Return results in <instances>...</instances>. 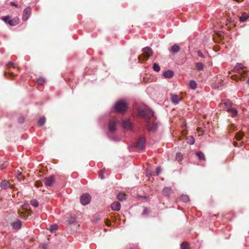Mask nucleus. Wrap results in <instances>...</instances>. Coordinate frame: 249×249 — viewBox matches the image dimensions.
Returning <instances> with one entry per match:
<instances>
[{
    "label": "nucleus",
    "mask_w": 249,
    "mask_h": 249,
    "mask_svg": "<svg viewBox=\"0 0 249 249\" xmlns=\"http://www.w3.org/2000/svg\"><path fill=\"white\" fill-rule=\"evenodd\" d=\"M143 53L142 54L138 56V59L140 61L147 60L153 54V52L151 48L146 47L142 49Z\"/></svg>",
    "instance_id": "obj_1"
},
{
    "label": "nucleus",
    "mask_w": 249,
    "mask_h": 249,
    "mask_svg": "<svg viewBox=\"0 0 249 249\" xmlns=\"http://www.w3.org/2000/svg\"><path fill=\"white\" fill-rule=\"evenodd\" d=\"M152 110H138V114L139 116L143 117L147 122L150 120V116H152Z\"/></svg>",
    "instance_id": "obj_2"
},
{
    "label": "nucleus",
    "mask_w": 249,
    "mask_h": 249,
    "mask_svg": "<svg viewBox=\"0 0 249 249\" xmlns=\"http://www.w3.org/2000/svg\"><path fill=\"white\" fill-rule=\"evenodd\" d=\"M127 107V102L125 100H121L116 103L114 109H126Z\"/></svg>",
    "instance_id": "obj_3"
},
{
    "label": "nucleus",
    "mask_w": 249,
    "mask_h": 249,
    "mask_svg": "<svg viewBox=\"0 0 249 249\" xmlns=\"http://www.w3.org/2000/svg\"><path fill=\"white\" fill-rule=\"evenodd\" d=\"M232 105V104L230 100L225 99L222 101L220 104V107L226 109H234V108H231Z\"/></svg>",
    "instance_id": "obj_4"
},
{
    "label": "nucleus",
    "mask_w": 249,
    "mask_h": 249,
    "mask_svg": "<svg viewBox=\"0 0 249 249\" xmlns=\"http://www.w3.org/2000/svg\"><path fill=\"white\" fill-rule=\"evenodd\" d=\"M90 201V196L88 194H85L81 196L80 201L82 205H86L89 203Z\"/></svg>",
    "instance_id": "obj_5"
},
{
    "label": "nucleus",
    "mask_w": 249,
    "mask_h": 249,
    "mask_svg": "<svg viewBox=\"0 0 249 249\" xmlns=\"http://www.w3.org/2000/svg\"><path fill=\"white\" fill-rule=\"evenodd\" d=\"M0 186L2 189H6L7 188H10L13 189L15 186L14 184H12L9 181L7 180H3L0 183Z\"/></svg>",
    "instance_id": "obj_6"
},
{
    "label": "nucleus",
    "mask_w": 249,
    "mask_h": 249,
    "mask_svg": "<svg viewBox=\"0 0 249 249\" xmlns=\"http://www.w3.org/2000/svg\"><path fill=\"white\" fill-rule=\"evenodd\" d=\"M145 140L143 137H141L138 140L136 147L138 150H142L144 147Z\"/></svg>",
    "instance_id": "obj_7"
},
{
    "label": "nucleus",
    "mask_w": 249,
    "mask_h": 249,
    "mask_svg": "<svg viewBox=\"0 0 249 249\" xmlns=\"http://www.w3.org/2000/svg\"><path fill=\"white\" fill-rule=\"evenodd\" d=\"M54 177L53 176H51L48 178H46L44 180V184L47 187L52 186L54 183Z\"/></svg>",
    "instance_id": "obj_8"
},
{
    "label": "nucleus",
    "mask_w": 249,
    "mask_h": 249,
    "mask_svg": "<svg viewBox=\"0 0 249 249\" xmlns=\"http://www.w3.org/2000/svg\"><path fill=\"white\" fill-rule=\"evenodd\" d=\"M117 121L116 118H113L109 123V129L111 132H114L116 130V125Z\"/></svg>",
    "instance_id": "obj_9"
},
{
    "label": "nucleus",
    "mask_w": 249,
    "mask_h": 249,
    "mask_svg": "<svg viewBox=\"0 0 249 249\" xmlns=\"http://www.w3.org/2000/svg\"><path fill=\"white\" fill-rule=\"evenodd\" d=\"M31 12V8L30 7H27L23 11L22 19L24 21L26 20L30 16Z\"/></svg>",
    "instance_id": "obj_10"
},
{
    "label": "nucleus",
    "mask_w": 249,
    "mask_h": 249,
    "mask_svg": "<svg viewBox=\"0 0 249 249\" xmlns=\"http://www.w3.org/2000/svg\"><path fill=\"white\" fill-rule=\"evenodd\" d=\"M123 126L124 128L126 130H131L132 128V125L131 123L129 120H124L123 122Z\"/></svg>",
    "instance_id": "obj_11"
},
{
    "label": "nucleus",
    "mask_w": 249,
    "mask_h": 249,
    "mask_svg": "<svg viewBox=\"0 0 249 249\" xmlns=\"http://www.w3.org/2000/svg\"><path fill=\"white\" fill-rule=\"evenodd\" d=\"M180 48L177 44H174L170 49L169 51L173 54H176L179 52Z\"/></svg>",
    "instance_id": "obj_12"
},
{
    "label": "nucleus",
    "mask_w": 249,
    "mask_h": 249,
    "mask_svg": "<svg viewBox=\"0 0 249 249\" xmlns=\"http://www.w3.org/2000/svg\"><path fill=\"white\" fill-rule=\"evenodd\" d=\"M111 208L113 211H119L121 208V204L118 201L114 202L111 205Z\"/></svg>",
    "instance_id": "obj_13"
},
{
    "label": "nucleus",
    "mask_w": 249,
    "mask_h": 249,
    "mask_svg": "<svg viewBox=\"0 0 249 249\" xmlns=\"http://www.w3.org/2000/svg\"><path fill=\"white\" fill-rule=\"evenodd\" d=\"M147 129L149 131H155L158 128V125L156 123L149 124L147 126Z\"/></svg>",
    "instance_id": "obj_14"
},
{
    "label": "nucleus",
    "mask_w": 249,
    "mask_h": 249,
    "mask_svg": "<svg viewBox=\"0 0 249 249\" xmlns=\"http://www.w3.org/2000/svg\"><path fill=\"white\" fill-rule=\"evenodd\" d=\"M181 100V98L177 94L172 95L171 101L174 104H178L179 101Z\"/></svg>",
    "instance_id": "obj_15"
},
{
    "label": "nucleus",
    "mask_w": 249,
    "mask_h": 249,
    "mask_svg": "<svg viewBox=\"0 0 249 249\" xmlns=\"http://www.w3.org/2000/svg\"><path fill=\"white\" fill-rule=\"evenodd\" d=\"M173 75L174 72L171 70L166 71L163 73V75L166 78H171L173 77Z\"/></svg>",
    "instance_id": "obj_16"
},
{
    "label": "nucleus",
    "mask_w": 249,
    "mask_h": 249,
    "mask_svg": "<svg viewBox=\"0 0 249 249\" xmlns=\"http://www.w3.org/2000/svg\"><path fill=\"white\" fill-rule=\"evenodd\" d=\"M162 192H163V195L165 196H169L170 195V194H171L172 190L170 188L165 187L163 189Z\"/></svg>",
    "instance_id": "obj_17"
},
{
    "label": "nucleus",
    "mask_w": 249,
    "mask_h": 249,
    "mask_svg": "<svg viewBox=\"0 0 249 249\" xmlns=\"http://www.w3.org/2000/svg\"><path fill=\"white\" fill-rule=\"evenodd\" d=\"M196 155L198 157L199 159L203 161L206 160V158L204 153L201 151L196 152Z\"/></svg>",
    "instance_id": "obj_18"
},
{
    "label": "nucleus",
    "mask_w": 249,
    "mask_h": 249,
    "mask_svg": "<svg viewBox=\"0 0 249 249\" xmlns=\"http://www.w3.org/2000/svg\"><path fill=\"white\" fill-rule=\"evenodd\" d=\"M249 18L248 14L244 13L240 17L239 19L241 22H245Z\"/></svg>",
    "instance_id": "obj_19"
},
{
    "label": "nucleus",
    "mask_w": 249,
    "mask_h": 249,
    "mask_svg": "<svg viewBox=\"0 0 249 249\" xmlns=\"http://www.w3.org/2000/svg\"><path fill=\"white\" fill-rule=\"evenodd\" d=\"M187 142L190 144H193L195 143V140L193 136H189L187 137Z\"/></svg>",
    "instance_id": "obj_20"
},
{
    "label": "nucleus",
    "mask_w": 249,
    "mask_h": 249,
    "mask_svg": "<svg viewBox=\"0 0 249 249\" xmlns=\"http://www.w3.org/2000/svg\"><path fill=\"white\" fill-rule=\"evenodd\" d=\"M196 68L199 71H202L204 68V65L202 63H196Z\"/></svg>",
    "instance_id": "obj_21"
},
{
    "label": "nucleus",
    "mask_w": 249,
    "mask_h": 249,
    "mask_svg": "<svg viewBox=\"0 0 249 249\" xmlns=\"http://www.w3.org/2000/svg\"><path fill=\"white\" fill-rule=\"evenodd\" d=\"M4 75L5 77L7 78L13 79L14 77V74L13 72H10V71H8L4 72Z\"/></svg>",
    "instance_id": "obj_22"
},
{
    "label": "nucleus",
    "mask_w": 249,
    "mask_h": 249,
    "mask_svg": "<svg viewBox=\"0 0 249 249\" xmlns=\"http://www.w3.org/2000/svg\"><path fill=\"white\" fill-rule=\"evenodd\" d=\"M189 86L191 89H195L196 88L197 84L195 81L191 80L190 82Z\"/></svg>",
    "instance_id": "obj_23"
},
{
    "label": "nucleus",
    "mask_w": 249,
    "mask_h": 249,
    "mask_svg": "<svg viewBox=\"0 0 249 249\" xmlns=\"http://www.w3.org/2000/svg\"><path fill=\"white\" fill-rule=\"evenodd\" d=\"M181 249H190L189 245L187 242H183L180 245Z\"/></svg>",
    "instance_id": "obj_24"
},
{
    "label": "nucleus",
    "mask_w": 249,
    "mask_h": 249,
    "mask_svg": "<svg viewBox=\"0 0 249 249\" xmlns=\"http://www.w3.org/2000/svg\"><path fill=\"white\" fill-rule=\"evenodd\" d=\"M117 198L119 200L123 201L126 199L125 194L124 193H119L117 196Z\"/></svg>",
    "instance_id": "obj_25"
},
{
    "label": "nucleus",
    "mask_w": 249,
    "mask_h": 249,
    "mask_svg": "<svg viewBox=\"0 0 249 249\" xmlns=\"http://www.w3.org/2000/svg\"><path fill=\"white\" fill-rule=\"evenodd\" d=\"M180 199L184 202H187L189 200V197L187 195H182Z\"/></svg>",
    "instance_id": "obj_26"
},
{
    "label": "nucleus",
    "mask_w": 249,
    "mask_h": 249,
    "mask_svg": "<svg viewBox=\"0 0 249 249\" xmlns=\"http://www.w3.org/2000/svg\"><path fill=\"white\" fill-rule=\"evenodd\" d=\"M45 79L41 77L38 78L36 80V83H37V84L41 85H43L44 83H45Z\"/></svg>",
    "instance_id": "obj_27"
},
{
    "label": "nucleus",
    "mask_w": 249,
    "mask_h": 249,
    "mask_svg": "<svg viewBox=\"0 0 249 249\" xmlns=\"http://www.w3.org/2000/svg\"><path fill=\"white\" fill-rule=\"evenodd\" d=\"M45 121V118L44 117H41L39 119L38 121V124L39 125L42 126L44 124Z\"/></svg>",
    "instance_id": "obj_28"
},
{
    "label": "nucleus",
    "mask_w": 249,
    "mask_h": 249,
    "mask_svg": "<svg viewBox=\"0 0 249 249\" xmlns=\"http://www.w3.org/2000/svg\"><path fill=\"white\" fill-rule=\"evenodd\" d=\"M153 69L155 71L158 72L160 71V68L159 65L157 63H154L153 66Z\"/></svg>",
    "instance_id": "obj_29"
},
{
    "label": "nucleus",
    "mask_w": 249,
    "mask_h": 249,
    "mask_svg": "<svg viewBox=\"0 0 249 249\" xmlns=\"http://www.w3.org/2000/svg\"><path fill=\"white\" fill-rule=\"evenodd\" d=\"M58 226L56 224L52 225L50 226V231L51 232H53L58 229Z\"/></svg>",
    "instance_id": "obj_30"
},
{
    "label": "nucleus",
    "mask_w": 249,
    "mask_h": 249,
    "mask_svg": "<svg viewBox=\"0 0 249 249\" xmlns=\"http://www.w3.org/2000/svg\"><path fill=\"white\" fill-rule=\"evenodd\" d=\"M176 160L178 161H181L182 160V155L180 153H178L176 154Z\"/></svg>",
    "instance_id": "obj_31"
},
{
    "label": "nucleus",
    "mask_w": 249,
    "mask_h": 249,
    "mask_svg": "<svg viewBox=\"0 0 249 249\" xmlns=\"http://www.w3.org/2000/svg\"><path fill=\"white\" fill-rule=\"evenodd\" d=\"M31 204L35 207H37L38 206V202L35 199L32 200L31 201Z\"/></svg>",
    "instance_id": "obj_32"
},
{
    "label": "nucleus",
    "mask_w": 249,
    "mask_h": 249,
    "mask_svg": "<svg viewBox=\"0 0 249 249\" xmlns=\"http://www.w3.org/2000/svg\"><path fill=\"white\" fill-rule=\"evenodd\" d=\"M228 112H231L232 117L236 116L237 115V110H227Z\"/></svg>",
    "instance_id": "obj_33"
},
{
    "label": "nucleus",
    "mask_w": 249,
    "mask_h": 249,
    "mask_svg": "<svg viewBox=\"0 0 249 249\" xmlns=\"http://www.w3.org/2000/svg\"><path fill=\"white\" fill-rule=\"evenodd\" d=\"M244 134L242 132H239L236 135V138L237 140H240L243 137Z\"/></svg>",
    "instance_id": "obj_34"
},
{
    "label": "nucleus",
    "mask_w": 249,
    "mask_h": 249,
    "mask_svg": "<svg viewBox=\"0 0 249 249\" xmlns=\"http://www.w3.org/2000/svg\"><path fill=\"white\" fill-rule=\"evenodd\" d=\"M10 18H11V17L8 16L2 17L1 18L2 20H3L5 22L7 23H8V20Z\"/></svg>",
    "instance_id": "obj_35"
},
{
    "label": "nucleus",
    "mask_w": 249,
    "mask_h": 249,
    "mask_svg": "<svg viewBox=\"0 0 249 249\" xmlns=\"http://www.w3.org/2000/svg\"><path fill=\"white\" fill-rule=\"evenodd\" d=\"M22 225V222L20 220H17V230L19 229Z\"/></svg>",
    "instance_id": "obj_36"
},
{
    "label": "nucleus",
    "mask_w": 249,
    "mask_h": 249,
    "mask_svg": "<svg viewBox=\"0 0 249 249\" xmlns=\"http://www.w3.org/2000/svg\"><path fill=\"white\" fill-rule=\"evenodd\" d=\"M7 67L8 69H10V68H15L14 63L13 62H9L7 64Z\"/></svg>",
    "instance_id": "obj_37"
},
{
    "label": "nucleus",
    "mask_w": 249,
    "mask_h": 249,
    "mask_svg": "<svg viewBox=\"0 0 249 249\" xmlns=\"http://www.w3.org/2000/svg\"><path fill=\"white\" fill-rule=\"evenodd\" d=\"M232 77V78L236 80V81H238V80H242V77L240 76H237V75H233V76H231Z\"/></svg>",
    "instance_id": "obj_38"
},
{
    "label": "nucleus",
    "mask_w": 249,
    "mask_h": 249,
    "mask_svg": "<svg viewBox=\"0 0 249 249\" xmlns=\"http://www.w3.org/2000/svg\"><path fill=\"white\" fill-rule=\"evenodd\" d=\"M104 172H105V170L104 169V170H101L99 173V176L101 179L104 178Z\"/></svg>",
    "instance_id": "obj_39"
},
{
    "label": "nucleus",
    "mask_w": 249,
    "mask_h": 249,
    "mask_svg": "<svg viewBox=\"0 0 249 249\" xmlns=\"http://www.w3.org/2000/svg\"><path fill=\"white\" fill-rule=\"evenodd\" d=\"M15 22V21L14 19H11V18H10L8 20V23L11 26H14Z\"/></svg>",
    "instance_id": "obj_40"
},
{
    "label": "nucleus",
    "mask_w": 249,
    "mask_h": 249,
    "mask_svg": "<svg viewBox=\"0 0 249 249\" xmlns=\"http://www.w3.org/2000/svg\"><path fill=\"white\" fill-rule=\"evenodd\" d=\"M18 214H19V216L21 218H25L26 217V215L25 213H23L22 212H20L19 211H18Z\"/></svg>",
    "instance_id": "obj_41"
},
{
    "label": "nucleus",
    "mask_w": 249,
    "mask_h": 249,
    "mask_svg": "<svg viewBox=\"0 0 249 249\" xmlns=\"http://www.w3.org/2000/svg\"><path fill=\"white\" fill-rule=\"evenodd\" d=\"M197 55L201 58H204V55L202 54V53H201V52L200 51H198L197 52Z\"/></svg>",
    "instance_id": "obj_42"
},
{
    "label": "nucleus",
    "mask_w": 249,
    "mask_h": 249,
    "mask_svg": "<svg viewBox=\"0 0 249 249\" xmlns=\"http://www.w3.org/2000/svg\"><path fill=\"white\" fill-rule=\"evenodd\" d=\"M24 121V118L23 116H21L18 118V122L19 123H22Z\"/></svg>",
    "instance_id": "obj_43"
},
{
    "label": "nucleus",
    "mask_w": 249,
    "mask_h": 249,
    "mask_svg": "<svg viewBox=\"0 0 249 249\" xmlns=\"http://www.w3.org/2000/svg\"><path fill=\"white\" fill-rule=\"evenodd\" d=\"M149 213L148 209L145 208L142 213V215H147Z\"/></svg>",
    "instance_id": "obj_44"
},
{
    "label": "nucleus",
    "mask_w": 249,
    "mask_h": 249,
    "mask_svg": "<svg viewBox=\"0 0 249 249\" xmlns=\"http://www.w3.org/2000/svg\"><path fill=\"white\" fill-rule=\"evenodd\" d=\"M23 178L20 173L17 174V179L21 180Z\"/></svg>",
    "instance_id": "obj_45"
},
{
    "label": "nucleus",
    "mask_w": 249,
    "mask_h": 249,
    "mask_svg": "<svg viewBox=\"0 0 249 249\" xmlns=\"http://www.w3.org/2000/svg\"><path fill=\"white\" fill-rule=\"evenodd\" d=\"M236 68H237L238 69H242L243 68V65L242 64H238Z\"/></svg>",
    "instance_id": "obj_46"
},
{
    "label": "nucleus",
    "mask_w": 249,
    "mask_h": 249,
    "mask_svg": "<svg viewBox=\"0 0 249 249\" xmlns=\"http://www.w3.org/2000/svg\"><path fill=\"white\" fill-rule=\"evenodd\" d=\"M156 172L158 175H159L161 172V169L160 167H157L156 169Z\"/></svg>",
    "instance_id": "obj_47"
},
{
    "label": "nucleus",
    "mask_w": 249,
    "mask_h": 249,
    "mask_svg": "<svg viewBox=\"0 0 249 249\" xmlns=\"http://www.w3.org/2000/svg\"><path fill=\"white\" fill-rule=\"evenodd\" d=\"M125 110H123V109H121V110H116V112H117V113H123L125 112Z\"/></svg>",
    "instance_id": "obj_48"
},
{
    "label": "nucleus",
    "mask_w": 249,
    "mask_h": 249,
    "mask_svg": "<svg viewBox=\"0 0 249 249\" xmlns=\"http://www.w3.org/2000/svg\"><path fill=\"white\" fill-rule=\"evenodd\" d=\"M222 86V84H221V83H220V85H219V84H218L217 86H215V88H218V87H220V86Z\"/></svg>",
    "instance_id": "obj_49"
},
{
    "label": "nucleus",
    "mask_w": 249,
    "mask_h": 249,
    "mask_svg": "<svg viewBox=\"0 0 249 249\" xmlns=\"http://www.w3.org/2000/svg\"><path fill=\"white\" fill-rule=\"evenodd\" d=\"M15 224H16V223H15V222H13V223H12V226H13V228H15Z\"/></svg>",
    "instance_id": "obj_50"
},
{
    "label": "nucleus",
    "mask_w": 249,
    "mask_h": 249,
    "mask_svg": "<svg viewBox=\"0 0 249 249\" xmlns=\"http://www.w3.org/2000/svg\"><path fill=\"white\" fill-rule=\"evenodd\" d=\"M38 184H39V183H38V182L36 183V185L37 187H39V185Z\"/></svg>",
    "instance_id": "obj_51"
},
{
    "label": "nucleus",
    "mask_w": 249,
    "mask_h": 249,
    "mask_svg": "<svg viewBox=\"0 0 249 249\" xmlns=\"http://www.w3.org/2000/svg\"><path fill=\"white\" fill-rule=\"evenodd\" d=\"M12 5L16 6V4L14 3L11 2Z\"/></svg>",
    "instance_id": "obj_52"
},
{
    "label": "nucleus",
    "mask_w": 249,
    "mask_h": 249,
    "mask_svg": "<svg viewBox=\"0 0 249 249\" xmlns=\"http://www.w3.org/2000/svg\"><path fill=\"white\" fill-rule=\"evenodd\" d=\"M139 109H144V108H143V107H140Z\"/></svg>",
    "instance_id": "obj_53"
}]
</instances>
